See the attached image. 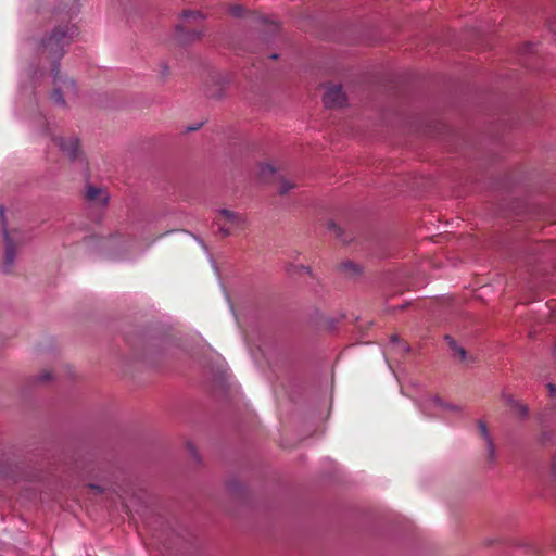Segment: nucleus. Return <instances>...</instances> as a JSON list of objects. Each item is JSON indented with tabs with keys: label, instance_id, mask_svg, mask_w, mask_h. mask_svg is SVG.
Instances as JSON below:
<instances>
[{
	"label": "nucleus",
	"instance_id": "1",
	"mask_svg": "<svg viewBox=\"0 0 556 556\" xmlns=\"http://www.w3.org/2000/svg\"><path fill=\"white\" fill-rule=\"evenodd\" d=\"M77 34V28L70 23H62L55 26L52 31L42 38L38 47L40 61L50 64L53 76V89L50 94L51 101L56 105H65L77 96L75 81L62 75L59 70V62L65 54V48L68 47Z\"/></svg>",
	"mask_w": 556,
	"mask_h": 556
},
{
	"label": "nucleus",
	"instance_id": "2",
	"mask_svg": "<svg viewBox=\"0 0 556 556\" xmlns=\"http://www.w3.org/2000/svg\"><path fill=\"white\" fill-rule=\"evenodd\" d=\"M214 224L223 238L237 236L248 226L247 218L242 214L228 208H220L216 212Z\"/></svg>",
	"mask_w": 556,
	"mask_h": 556
},
{
	"label": "nucleus",
	"instance_id": "3",
	"mask_svg": "<svg viewBox=\"0 0 556 556\" xmlns=\"http://www.w3.org/2000/svg\"><path fill=\"white\" fill-rule=\"evenodd\" d=\"M203 15L199 11L186 10L181 14V22L176 27V36L181 42H190L200 39L202 30L198 28V21H201Z\"/></svg>",
	"mask_w": 556,
	"mask_h": 556
},
{
	"label": "nucleus",
	"instance_id": "4",
	"mask_svg": "<svg viewBox=\"0 0 556 556\" xmlns=\"http://www.w3.org/2000/svg\"><path fill=\"white\" fill-rule=\"evenodd\" d=\"M55 144L65 153L72 161H75L80 155L79 140L76 137L53 138Z\"/></svg>",
	"mask_w": 556,
	"mask_h": 556
},
{
	"label": "nucleus",
	"instance_id": "5",
	"mask_svg": "<svg viewBox=\"0 0 556 556\" xmlns=\"http://www.w3.org/2000/svg\"><path fill=\"white\" fill-rule=\"evenodd\" d=\"M323 100L328 109H337L341 108L345 103L346 98L341 86L331 85L326 90Z\"/></svg>",
	"mask_w": 556,
	"mask_h": 556
},
{
	"label": "nucleus",
	"instance_id": "6",
	"mask_svg": "<svg viewBox=\"0 0 556 556\" xmlns=\"http://www.w3.org/2000/svg\"><path fill=\"white\" fill-rule=\"evenodd\" d=\"M2 224H4V222H2ZM3 235H4V241H5L3 269H4V271L10 273L13 267L15 255H16L14 235L7 230L5 225H3Z\"/></svg>",
	"mask_w": 556,
	"mask_h": 556
},
{
	"label": "nucleus",
	"instance_id": "7",
	"mask_svg": "<svg viewBox=\"0 0 556 556\" xmlns=\"http://www.w3.org/2000/svg\"><path fill=\"white\" fill-rule=\"evenodd\" d=\"M86 199L97 205H105L109 201V194L104 189L89 186L86 191Z\"/></svg>",
	"mask_w": 556,
	"mask_h": 556
},
{
	"label": "nucleus",
	"instance_id": "8",
	"mask_svg": "<svg viewBox=\"0 0 556 556\" xmlns=\"http://www.w3.org/2000/svg\"><path fill=\"white\" fill-rule=\"evenodd\" d=\"M429 403L433 408H439L443 412H450L453 414H458L462 412V407L459 405L451 404L443 399H441L439 395H433L429 399Z\"/></svg>",
	"mask_w": 556,
	"mask_h": 556
},
{
	"label": "nucleus",
	"instance_id": "9",
	"mask_svg": "<svg viewBox=\"0 0 556 556\" xmlns=\"http://www.w3.org/2000/svg\"><path fill=\"white\" fill-rule=\"evenodd\" d=\"M478 430H479L480 435L486 442L490 457H493V455H494V444H493V441H492V439L490 437V433H489L486 425L483 421H481V420L478 421Z\"/></svg>",
	"mask_w": 556,
	"mask_h": 556
},
{
	"label": "nucleus",
	"instance_id": "10",
	"mask_svg": "<svg viewBox=\"0 0 556 556\" xmlns=\"http://www.w3.org/2000/svg\"><path fill=\"white\" fill-rule=\"evenodd\" d=\"M445 340L447 341L450 348L459 356L462 361L466 359V351L462 346H457L455 340L451 338L450 336L445 337Z\"/></svg>",
	"mask_w": 556,
	"mask_h": 556
},
{
	"label": "nucleus",
	"instance_id": "11",
	"mask_svg": "<svg viewBox=\"0 0 556 556\" xmlns=\"http://www.w3.org/2000/svg\"><path fill=\"white\" fill-rule=\"evenodd\" d=\"M445 340L447 341L450 348L459 356L462 361L466 359V351L462 346H457L455 340L451 338L450 336L445 337Z\"/></svg>",
	"mask_w": 556,
	"mask_h": 556
},
{
	"label": "nucleus",
	"instance_id": "12",
	"mask_svg": "<svg viewBox=\"0 0 556 556\" xmlns=\"http://www.w3.org/2000/svg\"><path fill=\"white\" fill-rule=\"evenodd\" d=\"M258 174L263 180H267L275 174V168H274V166H271L269 164H263L260 166Z\"/></svg>",
	"mask_w": 556,
	"mask_h": 556
},
{
	"label": "nucleus",
	"instance_id": "13",
	"mask_svg": "<svg viewBox=\"0 0 556 556\" xmlns=\"http://www.w3.org/2000/svg\"><path fill=\"white\" fill-rule=\"evenodd\" d=\"M212 80L218 85L216 88H207L206 96L210 98H219L222 97L223 86L219 85V79L217 77H212Z\"/></svg>",
	"mask_w": 556,
	"mask_h": 556
},
{
	"label": "nucleus",
	"instance_id": "14",
	"mask_svg": "<svg viewBox=\"0 0 556 556\" xmlns=\"http://www.w3.org/2000/svg\"><path fill=\"white\" fill-rule=\"evenodd\" d=\"M508 404L511 406V408H515L517 414L520 415L521 417L527 416L528 409L525 405L518 403L511 397L508 399Z\"/></svg>",
	"mask_w": 556,
	"mask_h": 556
},
{
	"label": "nucleus",
	"instance_id": "15",
	"mask_svg": "<svg viewBox=\"0 0 556 556\" xmlns=\"http://www.w3.org/2000/svg\"><path fill=\"white\" fill-rule=\"evenodd\" d=\"M342 270L344 271H351L352 274H357L359 271L357 265H355L352 262H346L342 264Z\"/></svg>",
	"mask_w": 556,
	"mask_h": 556
},
{
	"label": "nucleus",
	"instance_id": "16",
	"mask_svg": "<svg viewBox=\"0 0 556 556\" xmlns=\"http://www.w3.org/2000/svg\"><path fill=\"white\" fill-rule=\"evenodd\" d=\"M292 188H294V185L291 184L290 181L283 179L281 181V185H280V188H279V192H280V194H286Z\"/></svg>",
	"mask_w": 556,
	"mask_h": 556
},
{
	"label": "nucleus",
	"instance_id": "17",
	"mask_svg": "<svg viewBox=\"0 0 556 556\" xmlns=\"http://www.w3.org/2000/svg\"><path fill=\"white\" fill-rule=\"evenodd\" d=\"M77 0H72L71 7L66 10L65 16L71 18L74 14L77 13Z\"/></svg>",
	"mask_w": 556,
	"mask_h": 556
},
{
	"label": "nucleus",
	"instance_id": "18",
	"mask_svg": "<svg viewBox=\"0 0 556 556\" xmlns=\"http://www.w3.org/2000/svg\"><path fill=\"white\" fill-rule=\"evenodd\" d=\"M328 228L329 230H333L337 237H341V229L333 222L328 224Z\"/></svg>",
	"mask_w": 556,
	"mask_h": 556
},
{
	"label": "nucleus",
	"instance_id": "19",
	"mask_svg": "<svg viewBox=\"0 0 556 556\" xmlns=\"http://www.w3.org/2000/svg\"><path fill=\"white\" fill-rule=\"evenodd\" d=\"M51 379V372L49 370H45L40 376V381L46 382Z\"/></svg>",
	"mask_w": 556,
	"mask_h": 556
},
{
	"label": "nucleus",
	"instance_id": "20",
	"mask_svg": "<svg viewBox=\"0 0 556 556\" xmlns=\"http://www.w3.org/2000/svg\"><path fill=\"white\" fill-rule=\"evenodd\" d=\"M547 389L549 391L551 396H556V386L555 384L548 383Z\"/></svg>",
	"mask_w": 556,
	"mask_h": 556
},
{
	"label": "nucleus",
	"instance_id": "21",
	"mask_svg": "<svg viewBox=\"0 0 556 556\" xmlns=\"http://www.w3.org/2000/svg\"><path fill=\"white\" fill-rule=\"evenodd\" d=\"M241 11H242V8L241 7H233L231 9V13L236 16H240L241 15Z\"/></svg>",
	"mask_w": 556,
	"mask_h": 556
},
{
	"label": "nucleus",
	"instance_id": "22",
	"mask_svg": "<svg viewBox=\"0 0 556 556\" xmlns=\"http://www.w3.org/2000/svg\"><path fill=\"white\" fill-rule=\"evenodd\" d=\"M551 473L556 479V460H554L551 465Z\"/></svg>",
	"mask_w": 556,
	"mask_h": 556
},
{
	"label": "nucleus",
	"instance_id": "23",
	"mask_svg": "<svg viewBox=\"0 0 556 556\" xmlns=\"http://www.w3.org/2000/svg\"><path fill=\"white\" fill-rule=\"evenodd\" d=\"M119 238H121L119 235L112 236L110 238V243L115 244Z\"/></svg>",
	"mask_w": 556,
	"mask_h": 556
},
{
	"label": "nucleus",
	"instance_id": "24",
	"mask_svg": "<svg viewBox=\"0 0 556 556\" xmlns=\"http://www.w3.org/2000/svg\"><path fill=\"white\" fill-rule=\"evenodd\" d=\"M549 29L556 34V22L549 25Z\"/></svg>",
	"mask_w": 556,
	"mask_h": 556
},
{
	"label": "nucleus",
	"instance_id": "25",
	"mask_svg": "<svg viewBox=\"0 0 556 556\" xmlns=\"http://www.w3.org/2000/svg\"><path fill=\"white\" fill-rule=\"evenodd\" d=\"M93 490H96L98 493H100L102 490L100 486L97 485H90Z\"/></svg>",
	"mask_w": 556,
	"mask_h": 556
},
{
	"label": "nucleus",
	"instance_id": "26",
	"mask_svg": "<svg viewBox=\"0 0 556 556\" xmlns=\"http://www.w3.org/2000/svg\"><path fill=\"white\" fill-rule=\"evenodd\" d=\"M199 127H200V125L193 126V127H189L188 130H197V129H199Z\"/></svg>",
	"mask_w": 556,
	"mask_h": 556
},
{
	"label": "nucleus",
	"instance_id": "27",
	"mask_svg": "<svg viewBox=\"0 0 556 556\" xmlns=\"http://www.w3.org/2000/svg\"><path fill=\"white\" fill-rule=\"evenodd\" d=\"M270 58L275 60V59H277V58H278V55H277V54H271V56H270Z\"/></svg>",
	"mask_w": 556,
	"mask_h": 556
},
{
	"label": "nucleus",
	"instance_id": "28",
	"mask_svg": "<svg viewBox=\"0 0 556 556\" xmlns=\"http://www.w3.org/2000/svg\"><path fill=\"white\" fill-rule=\"evenodd\" d=\"M0 214H1V216H3V208H2V206H0Z\"/></svg>",
	"mask_w": 556,
	"mask_h": 556
},
{
	"label": "nucleus",
	"instance_id": "29",
	"mask_svg": "<svg viewBox=\"0 0 556 556\" xmlns=\"http://www.w3.org/2000/svg\"><path fill=\"white\" fill-rule=\"evenodd\" d=\"M554 356L556 357V345H555V349H554Z\"/></svg>",
	"mask_w": 556,
	"mask_h": 556
}]
</instances>
